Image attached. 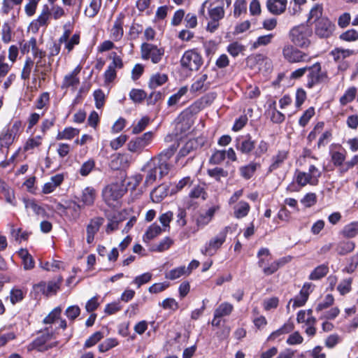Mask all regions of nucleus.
I'll return each instance as SVG.
<instances>
[{"instance_id":"nucleus-1","label":"nucleus","mask_w":358,"mask_h":358,"mask_svg":"<svg viewBox=\"0 0 358 358\" xmlns=\"http://www.w3.org/2000/svg\"><path fill=\"white\" fill-rule=\"evenodd\" d=\"M257 257L258 258L257 264L262 269L265 275H271L275 273L281 266L291 260V257L287 256L271 262V255L270 250L266 248H260Z\"/></svg>"},{"instance_id":"nucleus-2","label":"nucleus","mask_w":358,"mask_h":358,"mask_svg":"<svg viewBox=\"0 0 358 358\" xmlns=\"http://www.w3.org/2000/svg\"><path fill=\"white\" fill-rule=\"evenodd\" d=\"M171 165H165L153 157L151 158L141 169L145 173L144 186L148 187L157 180V178H162L166 176Z\"/></svg>"},{"instance_id":"nucleus-3","label":"nucleus","mask_w":358,"mask_h":358,"mask_svg":"<svg viewBox=\"0 0 358 358\" xmlns=\"http://www.w3.org/2000/svg\"><path fill=\"white\" fill-rule=\"evenodd\" d=\"M312 31L306 25L301 24L293 27L289 31V38L291 41L296 45L301 48H308L310 43L309 39Z\"/></svg>"},{"instance_id":"nucleus-4","label":"nucleus","mask_w":358,"mask_h":358,"mask_svg":"<svg viewBox=\"0 0 358 358\" xmlns=\"http://www.w3.org/2000/svg\"><path fill=\"white\" fill-rule=\"evenodd\" d=\"M231 228V226H226L222 229L215 236L206 243L203 248L201 250V253L204 255H213L225 242L227 234Z\"/></svg>"},{"instance_id":"nucleus-5","label":"nucleus","mask_w":358,"mask_h":358,"mask_svg":"<svg viewBox=\"0 0 358 358\" xmlns=\"http://www.w3.org/2000/svg\"><path fill=\"white\" fill-rule=\"evenodd\" d=\"M141 58L143 60H150L152 64L159 63L164 55V48H159L150 43H143L141 45Z\"/></svg>"},{"instance_id":"nucleus-6","label":"nucleus","mask_w":358,"mask_h":358,"mask_svg":"<svg viewBox=\"0 0 358 358\" xmlns=\"http://www.w3.org/2000/svg\"><path fill=\"white\" fill-rule=\"evenodd\" d=\"M181 66L189 71H198L203 64L201 55L195 49L186 50L180 59Z\"/></svg>"},{"instance_id":"nucleus-7","label":"nucleus","mask_w":358,"mask_h":358,"mask_svg":"<svg viewBox=\"0 0 358 358\" xmlns=\"http://www.w3.org/2000/svg\"><path fill=\"white\" fill-rule=\"evenodd\" d=\"M126 189L120 183H112L107 185L102 191V196L104 201L112 206L113 203L119 200L125 194Z\"/></svg>"},{"instance_id":"nucleus-8","label":"nucleus","mask_w":358,"mask_h":358,"mask_svg":"<svg viewBox=\"0 0 358 358\" xmlns=\"http://www.w3.org/2000/svg\"><path fill=\"white\" fill-rule=\"evenodd\" d=\"M153 133L148 131L143 135L132 138L127 144L128 150L134 153L140 154L152 141Z\"/></svg>"},{"instance_id":"nucleus-9","label":"nucleus","mask_w":358,"mask_h":358,"mask_svg":"<svg viewBox=\"0 0 358 358\" xmlns=\"http://www.w3.org/2000/svg\"><path fill=\"white\" fill-rule=\"evenodd\" d=\"M284 58L290 63L309 62L310 57L292 45H286L282 49Z\"/></svg>"},{"instance_id":"nucleus-10","label":"nucleus","mask_w":358,"mask_h":358,"mask_svg":"<svg viewBox=\"0 0 358 358\" xmlns=\"http://www.w3.org/2000/svg\"><path fill=\"white\" fill-rule=\"evenodd\" d=\"M307 71L306 86L310 89L322 82L324 78L327 77V73L322 71V66L320 62H316L311 66H308Z\"/></svg>"},{"instance_id":"nucleus-11","label":"nucleus","mask_w":358,"mask_h":358,"mask_svg":"<svg viewBox=\"0 0 358 358\" xmlns=\"http://www.w3.org/2000/svg\"><path fill=\"white\" fill-rule=\"evenodd\" d=\"M52 336L53 331L50 330L48 327L45 328L43 331L39 332L38 336L30 343L29 349H36L41 352L48 350L52 346H46L45 343L50 340Z\"/></svg>"},{"instance_id":"nucleus-12","label":"nucleus","mask_w":358,"mask_h":358,"mask_svg":"<svg viewBox=\"0 0 358 358\" xmlns=\"http://www.w3.org/2000/svg\"><path fill=\"white\" fill-rule=\"evenodd\" d=\"M334 29L335 25L327 17H323L316 22L315 32L320 38H329Z\"/></svg>"},{"instance_id":"nucleus-13","label":"nucleus","mask_w":358,"mask_h":358,"mask_svg":"<svg viewBox=\"0 0 358 358\" xmlns=\"http://www.w3.org/2000/svg\"><path fill=\"white\" fill-rule=\"evenodd\" d=\"M235 143L236 150L244 155L251 153L255 148V141L249 134L236 138Z\"/></svg>"},{"instance_id":"nucleus-14","label":"nucleus","mask_w":358,"mask_h":358,"mask_svg":"<svg viewBox=\"0 0 358 358\" xmlns=\"http://www.w3.org/2000/svg\"><path fill=\"white\" fill-rule=\"evenodd\" d=\"M220 209L219 205H215L209 208L205 213H200L196 218L195 222L197 231L204 228L213 220L215 213Z\"/></svg>"},{"instance_id":"nucleus-15","label":"nucleus","mask_w":358,"mask_h":358,"mask_svg":"<svg viewBox=\"0 0 358 358\" xmlns=\"http://www.w3.org/2000/svg\"><path fill=\"white\" fill-rule=\"evenodd\" d=\"M125 16L126 15L124 13H120L118 14L115 20L114 21L113 25L110 30V38L113 41H119L123 37V25Z\"/></svg>"},{"instance_id":"nucleus-16","label":"nucleus","mask_w":358,"mask_h":358,"mask_svg":"<svg viewBox=\"0 0 358 358\" xmlns=\"http://www.w3.org/2000/svg\"><path fill=\"white\" fill-rule=\"evenodd\" d=\"M104 219L103 217H96L91 219L87 225L86 241L88 244L93 243L95 234L99 231L101 226L103 224Z\"/></svg>"},{"instance_id":"nucleus-17","label":"nucleus","mask_w":358,"mask_h":358,"mask_svg":"<svg viewBox=\"0 0 358 358\" xmlns=\"http://www.w3.org/2000/svg\"><path fill=\"white\" fill-rule=\"evenodd\" d=\"M288 157L289 151L285 150H278L271 159V164L268 166V172L272 173L281 168L285 162L288 159Z\"/></svg>"},{"instance_id":"nucleus-18","label":"nucleus","mask_w":358,"mask_h":358,"mask_svg":"<svg viewBox=\"0 0 358 358\" xmlns=\"http://www.w3.org/2000/svg\"><path fill=\"white\" fill-rule=\"evenodd\" d=\"M96 198V192L92 187H87L83 189L79 201L81 206L84 208L85 206H92L94 205Z\"/></svg>"},{"instance_id":"nucleus-19","label":"nucleus","mask_w":358,"mask_h":358,"mask_svg":"<svg viewBox=\"0 0 358 358\" xmlns=\"http://www.w3.org/2000/svg\"><path fill=\"white\" fill-rule=\"evenodd\" d=\"M287 5V0H267L266 3L268 12L275 15L282 14L286 10Z\"/></svg>"},{"instance_id":"nucleus-20","label":"nucleus","mask_w":358,"mask_h":358,"mask_svg":"<svg viewBox=\"0 0 358 358\" xmlns=\"http://www.w3.org/2000/svg\"><path fill=\"white\" fill-rule=\"evenodd\" d=\"M178 147V143H174L170 145L167 148L163 150L158 155L154 157L153 158L163 164L171 165V164L169 162V160L174 155Z\"/></svg>"},{"instance_id":"nucleus-21","label":"nucleus","mask_w":358,"mask_h":358,"mask_svg":"<svg viewBox=\"0 0 358 358\" xmlns=\"http://www.w3.org/2000/svg\"><path fill=\"white\" fill-rule=\"evenodd\" d=\"M64 180V176L62 174H56L50 178V181L44 184L42 192L43 194H50L55 191V189L59 186Z\"/></svg>"},{"instance_id":"nucleus-22","label":"nucleus","mask_w":358,"mask_h":358,"mask_svg":"<svg viewBox=\"0 0 358 358\" xmlns=\"http://www.w3.org/2000/svg\"><path fill=\"white\" fill-rule=\"evenodd\" d=\"M80 70V67L77 66L71 73L64 76L62 84V89L76 87L79 84L80 79L78 77V74L79 73Z\"/></svg>"},{"instance_id":"nucleus-23","label":"nucleus","mask_w":358,"mask_h":358,"mask_svg":"<svg viewBox=\"0 0 358 358\" xmlns=\"http://www.w3.org/2000/svg\"><path fill=\"white\" fill-rule=\"evenodd\" d=\"M259 167L260 164L251 162L248 164L241 166L239 168V173L241 176L245 180H249L254 176L257 169Z\"/></svg>"},{"instance_id":"nucleus-24","label":"nucleus","mask_w":358,"mask_h":358,"mask_svg":"<svg viewBox=\"0 0 358 358\" xmlns=\"http://www.w3.org/2000/svg\"><path fill=\"white\" fill-rule=\"evenodd\" d=\"M199 145L196 139L189 140L180 150L178 155L177 160L178 161L181 157H185L195 151Z\"/></svg>"},{"instance_id":"nucleus-25","label":"nucleus","mask_w":358,"mask_h":358,"mask_svg":"<svg viewBox=\"0 0 358 358\" xmlns=\"http://www.w3.org/2000/svg\"><path fill=\"white\" fill-rule=\"evenodd\" d=\"M208 75L204 73L198 76L191 85V90L194 92L206 91L210 87V83L207 82Z\"/></svg>"},{"instance_id":"nucleus-26","label":"nucleus","mask_w":358,"mask_h":358,"mask_svg":"<svg viewBox=\"0 0 358 358\" xmlns=\"http://www.w3.org/2000/svg\"><path fill=\"white\" fill-rule=\"evenodd\" d=\"M250 210V206L247 201H240L234 206V215L237 219L246 217Z\"/></svg>"},{"instance_id":"nucleus-27","label":"nucleus","mask_w":358,"mask_h":358,"mask_svg":"<svg viewBox=\"0 0 358 358\" xmlns=\"http://www.w3.org/2000/svg\"><path fill=\"white\" fill-rule=\"evenodd\" d=\"M62 208L64 206L61 205ZM83 207L76 202H71L69 205L65 208L66 215H69L71 220H77L80 215V210Z\"/></svg>"},{"instance_id":"nucleus-28","label":"nucleus","mask_w":358,"mask_h":358,"mask_svg":"<svg viewBox=\"0 0 358 358\" xmlns=\"http://www.w3.org/2000/svg\"><path fill=\"white\" fill-rule=\"evenodd\" d=\"M163 229L157 223L152 224L146 230L143 236V240L145 243H149L151 240L159 235Z\"/></svg>"},{"instance_id":"nucleus-29","label":"nucleus","mask_w":358,"mask_h":358,"mask_svg":"<svg viewBox=\"0 0 358 358\" xmlns=\"http://www.w3.org/2000/svg\"><path fill=\"white\" fill-rule=\"evenodd\" d=\"M22 201L27 212L31 210L37 215H44V208L37 204L34 199L23 198Z\"/></svg>"},{"instance_id":"nucleus-30","label":"nucleus","mask_w":358,"mask_h":358,"mask_svg":"<svg viewBox=\"0 0 358 358\" xmlns=\"http://www.w3.org/2000/svg\"><path fill=\"white\" fill-rule=\"evenodd\" d=\"M51 16L50 8L47 4L43 5L42 10L38 18L34 22L37 28L46 26L48 20Z\"/></svg>"},{"instance_id":"nucleus-31","label":"nucleus","mask_w":358,"mask_h":358,"mask_svg":"<svg viewBox=\"0 0 358 358\" xmlns=\"http://www.w3.org/2000/svg\"><path fill=\"white\" fill-rule=\"evenodd\" d=\"M168 195V189L165 185H159L150 193V197L153 202L159 203Z\"/></svg>"},{"instance_id":"nucleus-32","label":"nucleus","mask_w":358,"mask_h":358,"mask_svg":"<svg viewBox=\"0 0 358 358\" xmlns=\"http://www.w3.org/2000/svg\"><path fill=\"white\" fill-rule=\"evenodd\" d=\"M352 53V50L340 48H334L330 52V55L333 57L334 60L337 63L341 62L345 58L350 56Z\"/></svg>"},{"instance_id":"nucleus-33","label":"nucleus","mask_w":358,"mask_h":358,"mask_svg":"<svg viewBox=\"0 0 358 358\" xmlns=\"http://www.w3.org/2000/svg\"><path fill=\"white\" fill-rule=\"evenodd\" d=\"M167 81L168 76L166 74L157 73L150 77L148 85L150 89H156Z\"/></svg>"},{"instance_id":"nucleus-34","label":"nucleus","mask_w":358,"mask_h":358,"mask_svg":"<svg viewBox=\"0 0 358 358\" xmlns=\"http://www.w3.org/2000/svg\"><path fill=\"white\" fill-rule=\"evenodd\" d=\"M329 273V266L327 264H321L317 266L309 275V279L311 280H318L324 278Z\"/></svg>"},{"instance_id":"nucleus-35","label":"nucleus","mask_w":358,"mask_h":358,"mask_svg":"<svg viewBox=\"0 0 358 358\" xmlns=\"http://www.w3.org/2000/svg\"><path fill=\"white\" fill-rule=\"evenodd\" d=\"M188 196L192 199H201L203 201H205L207 199L208 194L203 186L197 185L191 189Z\"/></svg>"},{"instance_id":"nucleus-36","label":"nucleus","mask_w":358,"mask_h":358,"mask_svg":"<svg viewBox=\"0 0 358 358\" xmlns=\"http://www.w3.org/2000/svg\"><path fill=\"white\" fill-rule=\"evenodd\" d=\"M234 306L228 302H223L220 303L217 308H215V317H226L229 316L233 311Z\"/></svg>"},{"instance_id":"nucleus-37","label":"nucleus","mask_w":358,"mask_h":358,"mask_svg":"<svg viewBox=\"0 0 358 358\" xmlns=\"http://www.w3.org/2000/svg\"><path fill=\"white\" fill-rule=\"evenodd\" d=\"M101 6V0H91L90 5L85 10V15L90 18L94 17L99 13Z\"/></svg>"},{"instance_id":"nucleus-38","label":"nucleus","mask_w":358,"mask_h":358,"mask_svg":"<svg viewBox=\"0 0 358 358\" xmlns=\"http://www.w3.org/2000/svg\"><path fill=\"white\" fill-rule=\"evenodd\" d=\"M355 248V243L352 241H342L337 244L336 250L339 255H345L352 252Z\"/></svg>"},{"instance_id":"nucleus-39","label":"nucleus","mask_w":358,"mask_h":358,"mask_svg":"<svg viewBox=\"0 0 358 358\" xmlns=\"http://www.w3.org/2000/svg\"><path fill=\"white\" fill-rule=\"evenodd\" d=\"M357 90L355 87H350L347 89L344 94L340 98V103L342 106H345L352 102L357 94Z\"/></svg>"},{"instance_id":"nucleus-40","label":"nucleus","mask_w":358,"mask_h":358,"mask_svg":"<svg viewBox=\"0 0 358 358\" xmlns=\"http://www.w3.org/2000/svg\"><path fill=\"white\" fill-rule=\"evenodd\" d=\"M346 151L343 152L334 151L331 152V162L336 166H340L341 171L343 169V164H345Z\"/></svg>"},{"instance_id":"nucleus-41","label":"nucleus","mask_w":358,"mask_h":358,"mask_svg":"<svg viewBox=\"0 0 358 358\" xmlns=\"http://www.w3.org/2000/svg\"><path fill=\"white\" fill-rule=\"evenodd\" d=\"M188 91V87L187 86H183L180 87L178 92L173 95H171L167 101V105L169 106H175L176 103L179 102L181 98L187 94Z\"/></svg>"},{"instance_id":"nucleus-42","label":"nucleus","mask_w":358,"mask_h":358,"mask_svg":"<svg viewBox=\"0 0 358 358\" xmlns=\"http://www.w3.org/2000/svg\"><path fill=\"white\" fill-rule=\"evenodd\" d=\"M79 130L73 127H66L62 132H59L57 136V139L62 140L66 139L70 140L78 135Z\"/></svg>"},{"instance_id":"nucleus-43","label":"nucleus","mask_w":358,"mask_h":358,"mask_svg":"<svg viewBox=\"0 0 358 358\" xmlns=\"http://www.w3.org/2000/svg\"><path fill=\"white\" fill-rule=\"evenodd\" d=\"M295 180L297 184L301 187L306 186L308 183L312 185L315 184V182L310 178V176H309L306 172L296 171Z\"/></svg>"},{"instance_id":"nucleus-44","label":"nucleus","mask_w":358,"mask_h":358,"mask_svg":"<svg viewBox=\"0 0 358 358\" xmlns=\"http://www.w3.org/2000/svg\"><path fill=\"white\" fill-rule=\"evenodd\" d=\"M183 275L187 274V269L185 266H179L171 270L165 274V278L169 280H176Z\"/></svg>"},{"instance_id":"nucleus-45","label":"nucleus","mask_w":358,"mask_h":358,"mask_svg":"<svg viewBox=\"0 0 358 358\" xmlns=\"http://www.w3.org/2000/svg\"><path fill=\"white\" fill-rule=\"evenodd\" d=\"M20 256L22 259L23 266L25 270H29L34 267V261L27 250H22Z\"/></svg>"},{"instance_id":"nucleus-46","label":"nucleus","mask_w":358,"mask_h":358,"mask_svg":"<svg viewBox=\"0 0 358 358\" xmlns=\"http://www.w3.org/2000/svg\"><path fill=\"white\" fill-rule=\"evenodd\" d=\"M147 97L146 92L140 89H132L129 92V98L134 103H141Z\"/></svg>"},{"instance_id":"nucleus-47","label":"nucleus","mask_w":358,"mask_h":358,"mask_svg":"<svg viewBox=\"0 0 358 358\" xmlns=\"http://www.w3.org/2000/svg\"><path fill=\"white\" fill-rule=\"evenodd\" d=\"M24 296V292L19 288H13L10 292V301L13 305L16 304L17 303L22 301Z\"/></svg>"},{"instance_id":"nucleus-48","label":"nucleus","mask_w":358,"mask_h":358,"mask_svg":"<svg viewBox=\"0 0 358 358\" xmlns=\"http://www.w3.org/2000/svg\"><path fill=\"white\" fill-rule=\"evenodd\" d=\"M152 278V274L150 272L144 273L141 275H137L134 278L132 283L136 285L138 288L143 285L149 282Z\"/></svg>"},{"instance_id":"nucleus-49","label":"nucleus","mask_w":358,"mask_h":358,"mask_svg":"<svg viewBox=\"0 0 358 358\" xmlns=\"http://www.w3.org/2000/svg\"><path fill=\"white\" fill-rule=\"evenodd\" d=\"M358 233V222H351L347 224L343 230V234L345 237H355Z\"/></svg>"},{"instance_id":"nucleus-50","label":"nucleus","mask_w":358,"mask_h":358,"mask_svg":"<svg viewBox=\"0 0 358 358\" xmlns=\"http://www.w3.org/2000/svg\"><path fill=\"white\" fill-rule=\"evenodd\" d=\"M208 15L210 20L220 21L224 16V10L223 6H216L208 10Z\"/></svg>"},{"instance_id":"nucleus-51","label":"nucleus","mask_w":358,"mask_h":358,"mask_svg":"<svg viewBox=\"0 0 358 358\" xmlns=\"http://www.w3.org/2000/svg\"><path fill=\"white\" fill-rule=\"evenodd\" d=\"M62 313V308L59 306L55 308L43 320L45 324H51L57 320Z\"/></svg>"},{"instance_id":"nucleus-52","label":"nucleus","mask_w":358,"mask_h":358,"mask_svg":"<svg viewBox=\"0 0 358 358\" xmlns=\"http://www.w3.org/2000/svg\"><path fill=\"white\" fill-rule=\"evenodd\" d=\"M234 16L238 17L242 13L247 11V3L245 0H236L234 4Z\"/></svg>"},{"instance_id":"nucleus-53","label":"nucleus","mask_w":358,"mask_h":358,"mask_svg":"<svg viewBox=\"0 0 358 358\" xmlns=\"http://www.w3.org/2000/svg\"><path fill=\"white\" fill-rule=\"evenodd\" d=\"M94 167L95 161L93 159H89L82 164L79 170V173L82 176H87L94 169Z\"/></svg>"},{"instance_id":"nucleus-54","label":"nucleus","mask_w":358,"mask_h":358,"mask_svg":"<svg viewBox=\"0 0 358 358\" xmlns=\"http://www.w3.org/2000/svg\"><path fill=\"white\" fill-rule=\"evenodd\" d=\"M117 345L118 341L117 339L113 338H107L99 345V350L100 352H104L117 346Z\"/></svg>"},{"instance_id":"nucleus-55","label":"nucleus","mask_w":358,"mask_h":358,"mask_svg":"<svg viewBox=\"0 0 358 358\" xmlns=\"http://www.w3.org/2000/svg\"><path fill=\"white\" fill-rule=\"evenodd\" d=\"M334 299L333 295L328 294L327 295H326L324 299L317 305L315 308V311L317 313L321 312L324 309H326L331 306L334 303Z\"/></svg>"},{"instance_id":"nucleus-56","label":"nucleus","mask_w":358,"mask_h":358,"mask_svg":"<svg viewBox=\"0 0 358 358\" xmlns=\"http://www.w3.org/2000/svg\"><path fill=\"white\" fill-rule=\"evenodd\" d=\"M34 65V62L30 57H27L25 60L22 73L21 78L22 80H28Z\"/></svg>"},{"instance_id":"nucleus-57","label":"nucleus","mask_w":358,"mask_h":358,"mask_svg":"<svg viewBox=\"0 0 358 358\" xmlns=\"http://www.w3.org/2000/svg\"><path fill=\"white\" fill-rule=\"evenodd\" d=\"M273 36L274 35L273 34H268L266 35L259 36L257 41L252 44V48L256 49L259 46L266 45L269 44L271 42Z\"/></svg>"},{"instance_id":"nucleus-58","label":"nucleus","mask_w":358,"mask_h":358,"mask_svg":"<svg viewBox=\"0 0 358 358\" xmlns=\"http://www.w3.org/2000/svg\"><path fill=\"white\" fill-rule=\"evenodd\" d=\"M245 50V47L238 42L230 43L227 47L228 52L234 57H237Z\"/></svg>"},{"instance_id":"nucleus-59","label":"nucleus","mask_w":358,"mask_h":358,"mask_svg":"<svg viewBox=\"0 0 358 358\" xmlns=\"http://www.w3.org/2000/svg\"><path fill=\"white\" fill-rule=\"evenodd\" d=\"M149 117H143L138 122L134 124L132 128V134H137L143 131L149 123Z\"/></svg>"},{"instance_id":"nucleus-60","label":"nucleus","mask_w":358,"mask_h":358,"mask_svg":"<svg viewBox=\"0 0 358 358\" xmlns=\"http://www.w3.org/2000/svg\"><path fill=\"white\" fill-rule=\"evenodd\" d=\"M42 138L41 136H36L34 138H29L24 147L25 151L32 150L38 148L41 144Z\"/></svg>"},{"instance_id":"nucleus-61","label":"nucleus","mask_w":358,"mask_h":358,"mask_svg":"<svg viewBox=\"0 0 358 358\" xmlns=\"http://www.w3.org/2000/svg\"><path fill=\"white\" fill-rule=\"evenodd\" d=\"M352 278H347L342 280L338 285L337 289L341 295H345L351 290Z\"/></svg>"},{"instance_id":"nucleus-62","label":"nucleus","mask_w":358,"mask_h":358,"mask_svg":"<svg viewBox=\"0 0 358 358\" xmlns=\"http://www.w3.org/2000/svg\"><path fill=\"white\" fill-rule=\"evenodd\" d=\"M208 174L210 177L219 181L221 178L227 176V171H224L222 168L215 167L214 169H208Z\"/></svg>"},{"instance_id":"nucleus-63","label":"nucleus","mask_w":358,"mask_h":358,"mask_svg":"<svg viewBox=\"0 0 358 358\" xmlns=\"http://www.w3.org/2000/svg\"><path fill=\"white\" fill-rule=\"evenodd\" d=\"M10 234L12 237L19 242L27 240L29 236V234L27 231H22L21 229L15 228L14 227H12Z\"/></svg>"},{"instance_id":"nucleus-64","label":"nucleus","mask_w":358,"mask_h":358,"mask_svg":"<svg viewBox=\"0 0 358 358\" xmlns=\"http://www.w3.org/2000/svg\"><path fill=\"white\" fill-rule=\"evenodd\" d=\"M358 266V252L354 255L350 259L349 264L343 269L348 273H353Z\"/></svg>"}]
</instances>
